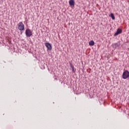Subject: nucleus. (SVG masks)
Returning a JSON list of instances; mask_svg holds the SVG:
<instances>
[{
  "mask_svg": "<svg viewBox=\"0 0 129 129\" xmlns=\"http://www.w3.org/2000/svg\"><path fill=\"white\" fill-rule=\"evenodd\" d=\"M18 28L20 31H24L25 30V25H24L23 22H20L18 24Z\"/></svg>",
  "mask_w": 129,
  "mask_h": 129,
  "instance_id": "1",
  "label": "nucleus"
},
{
  "mask_svg": "<svg viewBox=\"0 0 129 129\" xmlns=\"http://www.w3.org/2000/svg\"><path fill=\"white\" fill-rule=\"evenodd\" d=\"M123 79H126V78H128L129 77V72L127 71H125L123 74L122 76Z\"/></svg>",
  "mask_w": 129,
  "mask_h": 129,
  "instance_id": "2",
  "label": "nucleus"
},
{
  "mask_svg": "<svg viewBox=\"0 0 129 129\" xmlns=\"http://www.w3.org/2000/svg\"><path fill=\"white\" fill-rule=\"evenodd\" d=\"M25 35L27 37H31V36L33 35V33L30 29H27L25 31Z\"/></svg>",
  "mask_w": 129,
  "mask_h": 129,
  "instance_id": "3",
  "label": "nucleus"
},
{
  "mask_svg": "<svg viewBox=\"0 0 129 129\" xmlns=\"http://www.w3.org/2000/svg\"><path fill=\"white\" fill-rule=\"evenodd\" d=\"M45 47H46L48 51H51L52 50V46L50 44V43L47 42L45 44Z\"/></svg>",
  "mask_w": 129,
  "mask_h": 129,
  "instance_id": "4",
  "label": "nucleus"
},
{
  "mask_svg": "<svg viewBox=\"0 0 129 129\" xmlns=\"http://www.w3.org/2000/svg\"><path fill=\"white\" fill-rule=\"evenodd\" d=\"M121 32H122V30H121V29H118L117 30L116 33H115L114 34V36H117V35H118V34H121Z\"/></svg>",
  "mask_w": 129,
  "mask_h": 129,
  "instance_id": "5",
  "label": "nucleus"
},
{
  "mask_svg": "<svg viewBox=\"0 0 129 129\" xmlns=\"http://www.w3.org/2000/svg\"><path fill=\"white\" fill-rule=\"evenodd\" d=\"M74 4H75V2H74V0H70L69 1V5L70 6H74Z\"/></svg>",
  "mask_w": 129,
  "mask_h": 129,
  "instance_id": "6",
  "label": "nucleus"
},
{
  "mask_svg": "<svg viewBox=\"0 0 129 129\" xmlns=\"http://www.w3.org/2000/svg\"><path fill=\"white\" fill-rule=\"evenodd\" d=\"M89 46H94V41L93 40H91L89 42Z\"/></svg>",
  "mask_w": 129,
  "mask_h": 129,
  "instance_id": "7",
  "label": "nucleus"
},
{
  "mask_svg": "<svg viewBox=\"0 0 129 129\" xmlns=\"http://www.w3.org/2000/svg\"><path fill=\"white\" fill-rule=\"evenodd\" d=\"M110 17H111L112 19L115 20V18L114 17V15H113V14H112V13L110 14Z\"/></svg>",
  "mask_w": 129,
  "mask_h": 129,
  "instance_id": "8",
  "label": "nucleus"
},
{
  "mask_svg": "<svg viewBox=\"0 0 129 129\" xmlns=\"http://www.w3.org/2000/svg\"><path fill=\"white\" fill-rule=\"evenodd\" d=\"M71 68H72V71L73 72H74V67L71 64Z\"/></svg>",
  "mask_w": 129,
  "mask_h": 129,
  "instance_id": "9",
  "label": "nucleus"
},
{
  "mask_svg": "<svg viewBox=\"0 0 129 129\" xmlns=\"http://www.w3.org/2000/svg\"><path fill=\"white\" fill-rule=\"evenodd\" d=\"M115 46H116V45H117V43H115Z\"/></svg>",
  "mask_w": 129,
  "mask_h": 129,
  "instance_id": "10",
  "label": "nucleus"
},
{
  "mask_svg": "<svg viewBox=\"0 0 129 129\" xmlns=\"http://www.w3.org/2000/svg\"><path fill=\"white\" fill-rule=\"evenodd\" d=\"M117 47H118V46H119V45H117Z\"/></svg>",
  "mask_w": 129,
  "mask_h": 129,
  "instance_id": "11",
  "label": "nucleus"
}]
</instances>
